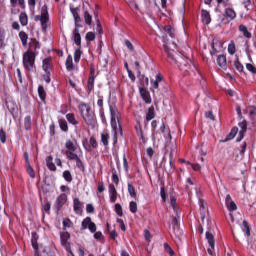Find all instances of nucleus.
<instances>
[{
	"label": "nucleus",
	"mask_w": 256,
	"mask_h": 256,
	"mask_svg": "<svg viewBox=\"0 0 256 256\" xmlns=\"http://www.w3.org/2000/svg\"><path fill=\"white\" fill-rule=\"evenodd\" d=\"M110 115H111V127L113 131V145H117V137H123V126H121V121L119 120V110L110 106Z\"/></svg>",
	"instance_id": "f257e3e1"
},
{
	"label": "nucleus",
	"mask_w": 256,
	"mask_h": 256,
	"mask_svg": "<svg viewBox=\"0 0 256 256\" xmlns=\"http://www.w3.org/2000/svg\"><path fill=\"white\" fill-rule=\"evenodd\" d=\"M78 110L82 119L90 127H93L95 123H97V116H95V112L91 110V106L87 105L85 102H82L78 105Z\"/></svg>",
	"instance_id": "f03ea898"
},
{
	"label": "nucleus",
	"mask_w": 256,
	"mask_h": 256,
	"mask_svg": "<svg viewBox=\"0 0 256 256\" xmlns=\"http://www.w3.org/2000/svg\"><path fill=\"white\" fill-rule=\"evenodd\" d=\"M34 21H40L43 33H47V24L49 23V7L44 4L41 8V14L34 17Z\"/></svg>",
	"instance_id": "7ed1b4c3"
},
{
	"label": "nucleus",
	"mask_w": 256,
	"mask_h": 256,
	"mask_svg": "<svg viewBox=\"0 0 256 256\" xmlns=\"http://www.w3.org/2000/svg\"><path fill=\"white\" fill-rule=\"evenodd\" d=\"M37 55L33 51H27L23 54V67L26 71L32 72L35 69V59Z\"/></svg>",
	"instance_id": "20e7f679"
},
{
	"label": "nucleus",
	"mask_w": 256,
	"mask_h": 256,
	"mask_svg": "<svg viewBox=\"0 0 256 256\" xmlns=\"http://www.w3.org/2000/svg\"><path fill=\"white\" fill-rule=\"evenodd\" d=\"M69 239H71V234L69 232H63L60 234L61 245L65 247V249H67L71 255H73V252H71V243H69Z\"/></svg>",
	"instance_id": "39448f33"
},
{
	"label": "nucleus",
	"mask_w": 256,
	"mask_h": 256,
	"mask_svg": "<svg viewBox=\"0 0 256 256\" xmlns=\"http://www.w3.org/2000/svg\"><path fill=\"white\" fill-rule=\"evenodd\" d=\"M65 203H67V194L62 193L56 198L55 201L57 213H59L60 210L63 209V205H65Z\"/></svg>",
	"instance_id": "423d86ee"
},
{
	"label": "nucleus",
	"mask_w": 256,
	"mask_h": 256,
	"mask_svg": "<svg viewBox=\"0 0 256 256\" xmlns=\"http://www.w3.org/2000/svg\"><path fill=\"white\" fill-rule=\"evenodd\" d=\"M164 49L168 55V59H171L172 63H175V65H178L179 67V61L175 58V49H171V44H165Z\"/></svg>",
	"instance_id": "0eeeda50"
},
{
	"label": "nucleus",
	"mask_w": 256,
	"mask_h": 256,
	"mask_svg": "<svg viewBox=\"0 0 256 256\" xmlns=\"http://www.w3.org/2000/svg\"><path fill=\"white\" fill-rule=\"evenodd\" d=\"M140 95L145 103L148 105H151V93H149V90L147 88L140 87L139 88Z\"/></svg>",
	"instance_id": "6e6552de"
},
{
	"label": "nucleus",
	"mask_w": 256,
	"mask_h": 256,
	"mask_svg": "<svg viewBox=\"0 0 256 256\" xmlns=\"http://www.w3.org/2000/svg\"><path fill=\"white\" fill-rule=\"evenodd\" d=\"M224 17L228 19V21L224 23H231V21L237 17V12H235L233 8H225Z\"/></svg>",
	"instance_id": "1a4fd4ad"
},
{
	"label": "nucleus",
	"mask_w": 256,
	"mask_h": 256,
	"mask_svg": "<svg viewBox=\"0 0 256 256\" xmlns=\"http://www.w3.org/2000/svg\"><path fill=\"white\" fill-rule=\"evenodd\" d=\"M108 193H109L111 203H116L118 193H117V188H115L114 184H109Z\"/></svg>",
	"instance_id": "9d476101"
},
{
	"label": "nucleus",
	"mask_w": 256,
	"mask_h": 256,
	"mask_svg": "<svg viewBox=\"0 0 256 256\" xmlns=\"http://www.w3.org/2000/svg\"><path fill=\"white\" fill-rule=\"evenodd\" d=\"M216 63L220 67V69H223V71H227V56L223 54L218 55Z\"/></svg>",
	"instance_id": "9b49d317"
},
{
	"label": "nucleus",
	"mask_w": 256,
	"mask_h": 256,
	"mask_svg": "<svg viewBox=\"0 0 256 256\" xmlns=\"http://www.w3.org/2000/svg\"><path fill=\"white\" fill-rule=\"evenodd\" d=\"M238 31L243 34V37H245L246 39H251V37H253V35L251 34V32H249V29L247 28V26H245L244 24H240L238 27Z\"/></svg>",
	"instance_id": "f8f14e48"
},
{
	"label": "nucleus",
	"mask_w": 256,
	"mask_h": 256,
	"mask_svg": "<svg viewBox=\"0 0 256 256\" xmlns=\"http://www.w3.org/2000/svg\"><path fill=\"white\" fill-rule=\"evenodd\" d=\"M201 17L202 23H204V25H209V23H211V14L209 13V11L203 9L201 11Z\"/></svg>",
	"instance_id": "ddd939ff"
},
{
	"label": "nucleus",
	"mask_w": 256,
	"mask_h": 256,
	"mask_svg": "<svg viewBox=\"0 0 256 256\" xmlns=\"http://www.w3.org/2000/svg\"><path fill=\"white\" fill-rule=\"evenodd\" d=\"M152 83V91H155V89H159V83H164L163 81V76L161 75V73H158L156 75V80L155 81H151Z\"/></svg>",
	"instance_id": "4468645a"
},
{
	"label": "nucleus",
	"mask_w": 256,
	"mask_h": 256,
	"mask_svg": "<svg viewBox=\"0 0 256 256\" xmlns=\"http://www.w3.org/2000/svg\"><path fill=\"white\" fill-rule=\"evenodd\" d=\"M39 241V235H37V232L31 233V244L35 251L39 250V244L37 243Z\"/></svg>",
	"instance_id": "2eb2a0df"
},
{
	"label": "nucleus",
	"mask_w": 256,
	"mask_h": 256,
	"mask_svg": "<svg viewBox=\"0 0 256 256\" xmlns=\"http://www.w3.org/2000/svg\"><path fill=\"white\" fill-rule=\"evenodd\" d=\"M73 209L76 213H81V211H83V203H81L79 198L73 199Z\"/></svg>",
	"instance_id": "dca6fc26"
},
{
	"label": "nucleus",
	"mask_w": 256,
	"mask_h": 256,
	"mask_svg": "<svg viewBox=\"0 0 256 256\" xmlns=\"http://www.w3.org/2000/svg\"><path fill=\"white\" fill-rule=\"evenodd\" d=\"M29 47L31 49L30 51H33V53H35L37 49H41V44L39 43V41H37V38H31Z\"/></svg>",
	"instance_id": "f3484780"
},
{
	"label": "nucleus",
	"mask_w": 256,
	"mask_h": 256,
	"mask_svg": "<svg viewBox=\"0 0 256 256\" xmlns=\"http://www.w3.org/2000/svg\"><path fill=\"white\" fill-rule=\"evenodd\" d=\"M65 67L67 71H73V69H75V65L73 64V56H71V54H69L66 58Z\"/></svg>",
	"instance_id": "a211bd4d"
},
{
	"label": "nucleus",
	"mask_w": 256,
	"mask_h": 256,
	"mask_svg": "<svg viewBox=\"0 0 256 256\" xmlns=\"http://www.w3.org/2000/svg\"><path fill=\"white\" fill-rule=\"evenodd\" d=\"M19 22L22 25V27H27V25H29V17L27 16V13L25 12L20 13Z\"/></svg>",
	"instance_id": "6ab92c4d"
},
{
	"label": "nucleus",
	"mask_w": 256,
	"mask_h": 256,
	"mask_svg": "<svg viewBox=\"0 0 256 256\" xmlns=\"http://www.w3.org/2000/svg\"><path fill=\"white\" fill-rule=\"evenodd\" d=\"M42 69L45 73H51V58H45L43 60Z\"/></svg>",
	"instance_id": "aec40b11"
},
{
	"label": "nucleus",
	"mask_w": 256,
	"mask_h": 256,
	"mask_svg": "<svg viewBox=\"0 0 256 256\" xmlns=\"http://www.w3.org/2000/svg\"><path fill=\"white\" fill-rule=\"evenodd\" d=\"M46 166L48 167L49 171H57V166L53 163V156L46 157Z\"/></svg>",
	"instance_id": "412c9836"
},
{
	"label": "nucleus",
	"mask_w": 256,
	"mask_h": 256,
	"mask_svg": "<svg viewBox=\"0 0 256 256\" xmlns=\"http://www.w3.org/2000/svg\"><path fill=\"white\" fill-rule=\"evenodd\" d=\"M206 239L208 241L209 247L215 249V236L209 231L206 232Z\"/></svg>",
	"instance_id": "4be33fe9"
},
{
	"label": "nucleus",
	"mask_w": 256,
	"mask_h": 256,
	"mask_svg": "<svg viewBox=\"0 0 256 256\" xmlns=\"http://www.w3.org/2000/svg\"><path fill=\"white\" fill-rule=\"evenodd\" d=\"M18 36L20 37L23 47H27V41H29V35L25 31H20Z\"/></svg>",
	"instance_id": "5701e85b"
},
{
	"label": "nucleus",
	"mask_w": 256,
	"mask_h": 256,
	"mask_svg": "<svg viewBox=\"0 0 256 256\" xmlns=\"http://www.w3.org/2000/svg\"><path fill=\"white\" fill-rule=\"evenodd\" d=\"M241 229L247 237H251V228L249 227V222H247V220H243Z\"/></svg>",
	"instance_id": "b1692460"
},
{
	"label": "nucleus",
	"mask_w": 256,
	"mask_h": 256,
	"mask_svg": "<svg viewBox=\"0 0 256 256\" xmlns=\"http://www.w3.org/2000/svg\"><path fill=\"white\" fill-rule=\"evenodd\" d=\"M74 43L77 47L81 48V34L78 30H73Z\"/></svg>",
	"instance_id": "393cba45"
},
{
	"label": "nucleus",
	"mask_w": 256,
	"mask_h": 256,
	"mask_svg": "<svg viewBox=\"0 0 256 256\" xmlns=\"http://www.w3.org/2000/svg\"><path fill=\"white\" fill-rule=\"evenodd\" d=\"M152 119H155V106H150L146 114V121H152Z\"/></svg>",
	"instance_id": "a878e982"
},
{
	"label": "nucleus",
	"mask_w": 256,
	"mask_h": 256,
	"mask_svg": "<svg viewBox=\"0 0 256 256\" xmlns=\"http://www.w3.org/2000/svg\"><path fill=\"white\" fill-rule=\"evenodd\" d=\"M66 119H67L68 123H70L71 125H79V121H77V118H75L74 113L66 114Z\"/></svg>",
	"instance_id": "bb28decb"
},
{
	"label": "nucleus",
	"mask_w": 256,
	"mask_h": 256,
	"mask_svg": "<svg viewBox=\"0 0 256 256\" xmlns=\"http://www.w3.org/2000/svg\"><path fill=\"white\" fill-rule=\"evenodd\" d=\"M109 133L107 132H102L101 133V143L104 145V147H109Z\"/></svg>",
	"instance_id": "cd10ccee"
},
{
	"label": "nucleus",
	"mask_w": 256,
	"mask_h": 256,
	"mask_svg": "<svg viewBox=\"0 0 256 256\" xmlns=\"http://www.w3.org/2000/svg\"><path fill=\"white\" fill-rule=\"evenodd\" d=\"M127 187L130 197H132V199H137V190H135V186H133L131 183H128Z\"/></svg>",
	"instance_id": "c85d7f7f"
},
{
	"label": "nucleus",
	"mask_w": 256,
	"mask_h": 256,
	"mask_svg": "<svg viewBox=\"0 0 256 256\" xmlns=\"http://www.w3.org/2000/svg\"><path fill=\"white\" fill-rule=\"evenodd\" d=\"M58 123L61 131H64V133H67V131H69V125L67 124V120L59 119Z\"/></svg>",
	"instance_id": "c756f323"
},
{
	"label": "nucleus",
	"mask_w": 256,
	"mask_h": 256,
	"mask_svg": "<svg viewBox=\"0 0 256 256\" xmlns=\"http://www.w3.org/2000/svg\"><path fill=\"white\" fill-rule=\"evenodd\" d=\"M65 155L68 161H77L79 158V155L75 154V151H66Z\"/></svg>",
	"instance_id": "7c9ffc66"
},
{
	"label": "nucleus",
	"mask_w": 256,
	"mask_h": 256,
	"mask_svg": "<svg viewBox=\"0 0 256 256\" xmlns=\"http://www.w3.org/2000/svg\"><path fill=\"white\" fill-rule=\"evenodd\" d=\"M38 96L41 101H45V99H47V92L45 91V87L41 85L38 87Z\"/></svg>",
	"instance_id": "2f4dec72"
},
{
	"label": "nucleus",
	"mask_w": 256,
	"mask_h": 256,
	"mask_svg": "<svg viewBox=\"0 0 256 256\" xmlns=\"http://www.w3.org/2000/svg\"><path fill=\"white\" fill-rule=\"evenodd\" d=\"M239 133V128L237 126L233 127L230 133L226 137V141H231V139H235V136Z\"/></svg>",
	"instance_id": "473e14b6"
},
{
	"label": "nucleus",
	"mask_w": 256,
	"mask_h": 256,
	"mask_svg": "<svg viewBox=\"0 0 256 256\" xmlns=\"http://www.w3.org/2000/svg\"><path fill=\"white\" fill-rule=\"evenodd\" d=\"M62 177L67 183H71L73 181V175L69 170H65L62 174Z\"/></svg>",
	"instance_id": "72a5a7b5"
},
{
	"label": "nucleus",
	"mask_w": 256,
	"mask_h": 256,
	"mask_svg": "<svg viewBox=\"0 0 256 256\" xmlns=\"http://www.w3.org/2000/svg\"><path fill=\"white\" fill-rule=\"evenodd\" d=\"M65 147L67 149L66 151H77V146L71 140L65 142Z\"/></svg>",
	"instance_id": "f704fd0d"
},
{
	"label": "nucleus",
	"mask_w": 256,
	"mask_h": 256,
	"mask_svg": "<svg viewBox=\"0 0 256 256\" xmlns=\"http://www.w3.org/2000/svg\"><path fill=\"white\" fill-rule=\"evenodd\" d=\"M91 223H93V221H91V217H86L81 224V229L82 231H85V229H88V227L91 225Z\"/></svg>",
	"instance_id": "c9c22d12"
},
{
	"label": "nucleus",
	"mask_w": 256,
	"mask_h": 256,
	"mask_svg": "<svg viewBox=\"0 0 256 256\" xmlns=\"http://www.w3.org/2000/svg\"><path fill=\"white\" fill-rule=\"evenodd\" d=\"M76 162V167L81 171L82 173H85V163H83V160H81V157H79Z\"/></svg>",
	"instance_id": "e433bc0d"
},
{
	"label": "nucleus",
	"mask_w": 256,
	"mask_h": 256,
	"mask_svg": "<svg viewBox=\"0 0 256 256\" xmlns=\"http://www.w3.org/2000/svg\"><path fill=\"white\" fill-rule=\"evenodd\" d=\"M84 21L86 25H92L93 23V16L89 14V11H84Z\"/></svg>",
	"instance_id": "4c0bfd02"
},
{
	"label": "nucleus",
	"mask_w": 256,
	"mask_h": 256,
	"mask_svg": "<svg viewBox=\"0 0 256 256\" xmlns=\"http://www.w3.org/2000/svg\"><path fill=\"white\" fill-rule=\"evenodd\" d=\"M165 33L169 34V37L173 39L175 37V29L171 25L164 26Z\"/></svg>",
	"instance_id": "58836bf2"
},
{
	"label": "nucleus",
	"mask_w": 256,
	"mask_h": 256,
	"mask_svg": "<svg viewBox=\"0 0 256 256\" xmlns=\"http://www.w3.org/2000/svg\"><path fill=\"white\" fill-rule=\"evenodd\" d=\"M83 54V52L81 51V48H77L74 51V61L75 63H79V61H81V55Z\"/></svg>",
	"instance_id": "ea45409f"
},
{
	"label": "nucleus",
	"mask_w": 256,
	"mask_h": 256,
	"mask_svg": "<svg viewBox=\"0 0 256 256\" xmlns=\"http://www.w3.org/2000/svg\"><path fill=\"white\" fill-rule=\"evenodd\" d=\"M139 79H140V84L143 88L149 86V78L148 77H146L145 75H140Z\"/></svg>",
	"instance_id": "a19ab883"
},
{
	"label": "nucleus",
	"mask_w": 256,
	"mask_h": 256,
	"mask_svg": "<svg viewBox=\"0 0 256 256\" xmlns=\"http://www.w3.org/2000/svg\"><path fill=\"white\" fill-rule=\"evenodd\" d=\"M234 67L236 69V71H239V73H243L244 71V67L243 64H241V61H239V58H237V60L234 61Z\"/></svg>",
	"instance_id": "79ce46f5"
},
{
	"label": "nucleus",
	"mask_w": 256,
	"mask_h": 256,
	"mask_svg": "<svg viewBox=\"0 0 256 256\" xmlns=\"http://www.w3.org/2000/svg\"><path fill=\"white\" fill-rule=\"evenodd\" d=\"M24 128L26 131H30L31 129V116H25L24 118Z\"/></svg>",
	"instance_id": "37998d69"
},
{
	"label": "nucleus",
	"mask_w": 256,
	"mask_h": 256,
	"mask_svg": "<svg viewBox=\"0 0 256 256\" xmlns=\"http://www.w3.org/2000/svg\"><path fill=\"white\" fill-rule=\"evenodd\" d=\"M17 3L22 9H25V0H10V4L12 7H15Z\"/></svg>",
	"instance_id": "c03bdc74"
},
{
	"label": "nucleus",
	"mask_w": 256,
	"mask_h": 256,
	"mask_svg": "<svg viewBox=\"0 0 256 256\" xmlns=\"http://www.w3.org/2000/svg\"><path fill=\"white\" fill-rule=\"evenodd\" d=\"M112 181L114 184L119 185V175H117V170L115 168L112 169Z\"/></svg>",
	"instance_id": "a18cd8bd"
},
{
	"label": "nucleus",
	"mask_w": 256,
	"mask_h": 256,
	"mask_svg": "<svg viewBox=\"0 0 256 256\" xmlns=\"http://www.w3.org/2000/svg\"><path fill=\"white\" fill-rule=\"evenodd\" d=\"M115 213L116 215H118V217H123V207L121 206V204H115Z\"/></svg>",
	"instance_id": "49530a36"
},
{
	"label": "nucleus",
	"mask_w": 256,
	"mask_h": 256,
	"mask_svg": "<svg viewBox=\"0 0 256 256\" xmlns=\"http://www.w3.org/2000/svg\"><path fill=\"white\" fill-rule=\"evenodd\" d=\"M237 51V48L235 46V42H231L229 45H228V53L229 55H235V52Z\"/></svg>",
	"instance_id": "de8ad7c7"
},
{
	"label": "nucleus",
	"mask_w": 256,
	"mask_h": 256,
	"mask_svg": "<svg viewBox=\"0 0 256 256\" xmlns=\"http://www.w3.org/2000/svg\"><path fill=\"white\" fill-rule=\"evenodd\" d=\"M239 127H240V132H241V134H245V133H247V120H243L242 122H240L239 124Z\"/></svg>",
	"instance_id": "09e8293b"
},
{
	"label": "nucleus",
	"mask_w": 256,
	"mask_h": 256,
	"mask_svg": "<svg viewBox=\"0 0 256 256\" xmlns=\"http://www.w3.org/2000/svg\"><path fill=\"white\" fill-rule=\"evenodd\" d=\"M87 89H88V93H91V91L95 89V80L88 78Z\"/></svg>",
	"instance_id": "8fccbe9b"
},
{
	"label": "nucleus",
	"mask_w": 256,
	"mask_h": 256,
	"mask_svg": "<svg viewBox=\"0 0 256 256\" xmlns=\"http://www.w3.org/2000/svg\"><path fill=\"white\" fill-rule=\"evenodd\" d=\"M0 141L5 144L7 142V133L3 128L0 129Z\"/></svg>",
	"instance_id": "3c124183"
},
{
	"label": "nucleus",
	"mask_w": 256,
	"mask_h": 256,
	"mask_svg": "<svg viewBox=\"0 0 256 256\" xmlns=\"http://www.w3.org/2000/svg\"><path fill=\"white\" fill-rule=\"evenodd\" d=\"M5 45V30L0 28V49Z\"/></svg>",
	"instance_id": "603ef678"
},
{
	"label": "nucleus",
	"mask_w": 256,
	"mask_h": 256,
	"mask_svg": "<svg viewBox=\"0 0 256 256\" xmlns=\"http://www.w3.org/2000/svg\"><path fill=\"white\" fill-rule=\"evenodd\" d=\"M26 171H27L29 177H31V179H35V170L31 166V164L27 165Z\"/></svg>",
	"instance_id": "864d4df0"
},
{
	"label": "nucleus",
	"mask_w": 256,
	"mask_h": 256,
	"mask_svg": "<svg viewBox=\"0 0 256 256\" xmlns=\"http://www.w3.org/2000/svg\"><path fill=\"white\" fill-rule=\"evenodd\" d=\"M129 209H130V212H132L135 215V213H137V202L131 201L129 203Z\"/></svg>",
	"instance_id": "5fc2aeb1"
},
{
	"label": "nucleus",
	"mask_w": 256,
	"mask_h": 256,
	"mask_svg": "<svg viewBox=\"0 0 256 256\" xmlns=\"http://www.w3.org/2000/svg\"><path fill=\"white\" fill-rule=\"evenodd\" d=\"M70 11H71L72 16H73L74 19L77 18V17H80V15H79V7H72V6H70Z\"/></svg>",
	"instance_id": "6e6d98bb"
},
{
	"label": "nucleus",
	"mask_w": 256,
	"mask_h": 256,
	"mask_svg": "<svg viewBox=\"0 0 256 256\" xmlns=\"http://www.w3.org/2000/svg\"><path fill=\"white\" fill-rule=\"evenodd\" d=\"M103 191H105V182L100 181L97 186V195H99V193H103Z\"/></svg>",
	"instance_id": "4d7b16f0"
},
{
	"label": "nucleus",
	"mask_w": 256,
	"mask_h": 256,
	"mask_svg": "<svg viewBox=\"0 0 256 256\" xmlns=\"http://www.w3.org/2000/svg\"><path fill=\"white\" fill-rule=\"evenodd\" d=\"M247 71H250V73H253V75H256V67L253 66L251 63L246 64Z\"/></svg>",
	"instance_id": "13d9d810"
},
{
	"label": "nucleus",
	"mask_w": 256,
	"mask_h": 256,
	"mask_svg": "<svg viewBox=\"0 0 256 256\" xmlns=\"http://www.w3.org/2000/svg\"><path fill=\"white\" fill-rule=\"evenodd\" d=\"M228 211H237V204H235V201H231L227 205Z\"/></svg>",
	"instance_id": "bf43d9fd"
},
{
	"label": "nucleus",
	"mask_w": 256,
	"mask_h": 256,
	"mask_svg": "<svg viewBox=\"0 0 256 256\" xmlns=\"http://www.w3.org/2000/svg\"><path fill=\"white\" fill-rule=\"evenodd\" d=\"M164 249L169 253L170 256L175 255L173 248H171V246L168 243H164Z\"/></svg>",
	"instance_id": "052dcab7"
},
{
	"label": "nucleus",
	"mask_w": 256,
	"mask_h": 256,
	"mask_svg": "<svg viewBox=\"0 0 256 256\" xmlns=\"http://www.w3.org/2000/svg\"><path fill=\"white\" fill-rule=\"evenodd\" d=\"M136 133L139 139H142V141L143 139H145V136H143V129L141 128V126H138V127L136 126Z\"/></svg>",
	"instance_id": "680f3d73"
},
{
	"label": "nucleus",
	"mask_w": 256,
	"mask_h": 256,
	"mask_svg": "<svg viewBox=\"0 0 256 256\" xmlns=\"http://www.w3.org/2000/svg\"><path fill=\"white\" fill-rule=\"evenodd\" d=\"M89 143L93 149H97V147H99V144H97V139H95L93 136L90 138Z\"/></svg>",
	"instance_id": "e2e57ef3"
},
{
	"label": "nucleus",
	"mask_w": 256,
	"mask_h": 256,
	"mask_svg": "<svg viewBox=\"0 0 256 256\" xmlns=\"http://www.w3.org/2000/svg\"><path fill=\"white\" fill-rule=\"evenodd\" d=\"M42 208L45 213H49V211H51V202H46L43 204Z\"/></svg>",
	"instance_id": "0e129e2a"
},
{
	"label": "nucleus",
	"mask_w": 256,
	"mask_h": 256,
	"mask_svg": "<svg viewBox=\"0 0 256 256\" xmlns=\"http://www.w3.org/2000/svg\"><path fill=\"white\" fill-rule=\"evenodd\" d=\"M86 41H95V34L93 32L86 33Z\"/></svg>",
	"instance_id": "69168bd1"
},
{
	"label": "nucleus",
	"mask_w": 256,
	"mask_h": 256,
	"mask_svg": "<svg viewBox=\"0 0 256 256\" xmlns=\"http://www.w3.org/2000/svg\"><path fill=\"white\" fill-rule=\"evenodd\" d=\"M88 229H89L90 233H95L97 231V225L94 222H91Z\"/></svg>",
	"instance_id": "338daca9"
},
{
	"label": "nucleus",
	"mask_w": 256,
	"mask_h": 256,
	"mask_svg": "<svg viewBox=\"0 0 256 256\" xmlns=\"http://www.w3.org/2000/svg\"><path fill=\"white\" fill-rule=\"evenodd\" d=\"M88 79H92L95 81V66L90 67V76Z\"/></svg>",
	"instance_id": "774afa93"
}]
</instances>
